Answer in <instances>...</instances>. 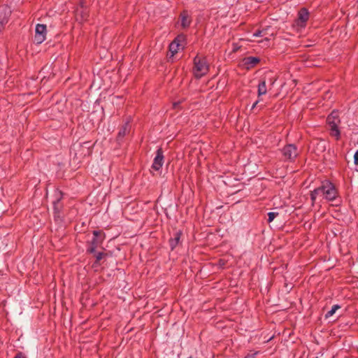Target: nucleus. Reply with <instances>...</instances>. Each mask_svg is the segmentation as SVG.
I'll list each match as a JSON object with an SVG mask.
<instances>
[{"label": "nucleus", "instance_id": "27", "mask_svg": "<svg viewBox=\"0 0 358 358\" xmlns=\"http://www.w3.org/2000/svg\"><path fill=\"white\" fill-rule=\"evenodd\" d=\"M179 104H180V103H179V102H175V103H173V107H174V108H176Z\"/></svg>", "mask_w": 358, "mask_h": 358}, {"label": "nucleus", "instance_id": "17", "mask_svg": "<svg viewBox=\"0 0 358 358\" xmlns=\"http://www.w3.org/2000/svg\"><path fill=\"white\" fill-rule=\"evenodd\" d=\"M129 122H126L122 127V128L120 129V131L118 132V135H117L118 138L120 139V138H123L127 134V133L129 131Z\"/></svg>", "mask_w": 358, "mask_h": 358}, {"label": "nucleus", "instance_id": "15", "mask_svg": "<svg viewBox=\"0 0 358 358\" xmlns=\"http://www.w3.org/2000/svg\"><path fill=\"white\" fill-rule=\"evenodd\" d=\"M267 89L265 80H262L258 85V96H262L266 94Z\"/></svg>", "mask_w": 358, "mask_h": 358}, {"label": "nucleus", "instance_id": "23", "mask_svg": "<svg viewBox=\"0 0 358 358\" xmlns=\"http://www.w3.org/2000/svg\"><path fill=\"white\" fill-rule=\"evenodd\" d=\"M354 163L358 165V150H357L354 155Z\"/></svg>", "mask_w": 358, "mask_h": 358}, {"label": "nucleus", "instance_id": "20", "mask_svg": "<svg viewBox=\"0 0 358 358\" xmlns=\"http://www.w3.org/2000/svg\"><path fill=\"white\" fill-rule=\"evenodd\" d=\"M278 215L279 213L277 212H269L268 213V222H271Z\"/></svg>", "mask_w": 358, "mask_h": 358}, {"label": "nucleus", "instance_id": "8", "mask_svg": "<svg viewBox=\"0 0 358 358\" xmlns=\"http://www.w3.org/2000/svg\"><path fill=\"white\" fill-rule=\"evenodd\" d=\"M180 26L183 29H187L189 27L192 18L191 15L187 10H183L180 15Z\"/></svg>", "mask_w": 358, "mask_h": 358}, {"label": "nucleus", "instance_id": "3", "mask_svg": "<svg viewBox=\"0 0 358 358\" xmlns=\"http://www.w3.org/2000/svg\"><path fill=\"white\" fill-rule=\"evenodd\" d=\"M281 152L285 161H294L299 155V151L294 144H287L281 150Z\"/></svg>", "mask_w": 358, "mask_h": 358}, {"label": "nucleus", "instance_id": "28", "mask_svg": "<svg viewBox=\"0 0 358 358\" xmlns=\"http://www.w3.org/2000/svg\"><path fill=\"white\" fill-rule=\"evenodd\" d=\"M14 358H22V356L20 354H18Z\"/></svg>", "mask_w": 358, "mask_h": 358}, {"label": "nucleus", "instance_id": "24", "mask_svg": "<svg viewBox=\"0 0 358 358\" xmlns=\"http://www.w3.org/2000/svg\"><path fill=\"white\" fill-rule=\"evenodd\" d=\"M257 353H258V352H255L252 354H248L247 356L245 357V358H255Z\"/></svg>", "mask_w": 358, "mask_h": 358}, {"label": "nucleus", "instance_id": "22", "mask_svg": "<svg viewBox=\"0 0 358 358\" xmlns=\"http://www.w3.org/2000/svg\"><path fill=\"white\" fill-rule=\"evenodd\" d=\"M265 30H257L256 32L253 34V36L259 37V36H265V34H263Z\"/></svg>", "mask_w": 358, "mask_h": 358}, {"label": "nucleus", "instance_id": "4", "mask_svg": "<svg viewBox=\"0 0 358 358\" xmlns=\"http://www.w3.org/2000/svg\"><path fill=\"white\" fill-rule=\"evenodd\" d=\"M46 38V26L38 24L35 29L34 42L37 44L42 43Z\"/></svg>", "mask_w": 358, "mask_h": 358}, {"label": "nucleus", "instance_id": "18", "mask_svg": "<svg viewBox=\"0 0 358 358\" xmlns=\"http://www.w3.org/2000/svg\"><path fill=\"white\" fill-rule=\"evenodd\" d=\"M340 308H341V306H340L339 305H338V304L334 305V306L331 307V310H329V311L326 313V315H325V317H326V318H329V317H331V316H332V315L336 313V311L337 310H338Z\"/></svg>", "mask_w": 358, "mask_h": 358}, {"label": "nucleus", "instance_id": "9", "mask_svg": "<svg viewBox=\"0 0 358 358\" xmlns=\"http://www.w3.org/2000/svg\"><path fill=\"white\" fill-rule=\"evenodd\" d=\"M309 13L306 8H302L299 12V17L296 24L300 27H304L307 20H308Z\"/></svg>", "mask_w": 358, "mask_h": 358}, {"label": "nucleus", "instance_id": "7", "mask_svg": "<svg viewBox=\"0 0 358 358\" xmlns=\"http://www.w3.org/2000/svg\"><path fill=\"white\" fill-rule=\"evenodd\" d=\"M10 11L6 7H0V32L8 23Z\"/></svg>", "mask_w": 358, "mask_h": 358}, {"label": "nucleus", "instance_id": "19", "mask_svg": "<svg viewBox=\"0 0 358 358\" xmlns=\"http://www.w3.org/2000/svg\"><path fill=\"white\" fill-rule=\"evenodd\" d=\"M79 15H80V20H87V13L83 10H79L78 9L76 10V19L79 20Z\"/></svg>", "mask_w": 358, "mask_h": 358}, {"label": "nucleus", "instance_id": "25", "mask_svg": "<svg viewBox=\"0 0 358 358\" xmlns=\"http://www.w3.org/2000/svg\"><path fill=\"white\" fill-rule=\"evenodd\" d=\"M268 29V28L262 29V30H265L263 34H265V40L267 41L269 40L268 37H267V30Z\"/></svg>", "mask_w": 358, "mask_h": 358}, {"label": "nucleus", "instance_id": "11", "mask_svg": "<svg viewBox=\"0 0 358 358\" xmlns=\"http://www.w3.org/2000/svg\"><path fill=\"white\" fill-rule=\"evenodd\" d=\"M259 62V59L256 57H248L243 59V64L247 69H251L254 67Z\"/></svg>", "mask_w": 358, "mask_h": 358}, {"label": "nucleus", "instance_id": "21", "mask_svg": "<svg viewBox=\"0 0 358 358\" xmlns=\"http://www.w3.org/2000/svg\"><path fill=\"white\" fill-rule=\"evenodd\" d=\"M95 254V257H96V262H99L100 260H101L103 259V257L104 256H106V254L103 253V252H97V253H94Z\"/></svg>", "mask_w": 358, "mask_h": 358}, {"label": "nucleus", "instance_id": "12", "mask_svg": "<svg viewBox=\"0 0 358 358\" xmlns=\"http://www.w3.org/2000/svg\"><path fill=\"white\" fill-rule=\"evenodd\" d=\"M331 123L332 124L329 126L330 129V134L331 136L335 137L336 140H338L341 136L340 130L338 129V127L339 123Z\"/></svg>", "mask_w": 358, "mask_h": 358}, {"label": "nucleus", "instance_id": "29", "mask_svg": "<svg viewBox=\"0 0 358 358\" xmlns=\"http://www.w3.org/2000/svg\"><path fill=\"white\" fill-rule=\"evenodd\" d=\"M187 358H192V357H187Z\"/></svg>", "mask_w": 358, "mask_h": 358}, {"label": "nucleus", "instance_id": "14", "mask_svg": "<svg viewBox=\"0 0 358 358\" xmlns=\"http://www.w3.org/2000/svg\"><path fill=\"white\" fill-rule=\"evenodd\" d=\"M327 122L329 124V126L331 125L332 123L331 122H335V123H340V120L338 118V114L337 112L336 111H333L328 117H327Z\"/></svg>", "mask_w": 358, "mask_h": 358}, {"label": "nucleus", "instance_id": "16", "mask_svg": "<svg viewBox=\"0 0 358 358\" xmlns=\"http://www.w3.org/2000/svg\"><path fill=\"white\" fill-rule=\"evenodd\" d=\"M319 195H322V185L311 192L310 199H311L313 203H315L317 197Z\"/></svg>", "mask_w": 358, "mask_h": 358}, {"label": "nucleus", "instance_id": "5", "mask_svg": "<svg viewBox=\"0 0 358 358\" xmlns=\"http://www.w3.org/2000/svg\"><path fill=\"white\" fill-rule=\"evenodd\" d=\"M185 39V36L183 34L178 35L169 45V52L171 56L173 57L180 50L181 43Z\"/></svg>", "mask_w": 358, "mask_h": 358}, {"label": "nucleus", "instance_id": "1", "mask_svg": "<svg viewBox=\"0 0 358 358\" xmlns=\"http://www.w3.org/2000/svg\"><path fill=\"white\" fill-rule=\"evenodd\" d=\"M209 71V65L205 57H200L198 55L194 58L193 73L196 78H201L206 76Z\"/></svg>", "mask_w": 358, "mask_h": 358}, {"label": "nucleus", "instance_id": "10", "mask_svg": "<svg viewBox=\"0 0 358 358\" xmlns=\"http://www.w3.org/2000/svg\"><path fill=\"white\" fill-rule=\"evenodd\" d=\"M100 234V232L98 231H94L93 235L94 237L90 243V246L87 248V252L90 253H95L96 249L98 245L100 244V242L98 240V236Z\"/></svg>", "mask_w": 358, "mask_h": 358}, {"label": "nucleus", "instance_id": "2", "mask_svg": "<svg viewBox=\"0 0 358 358\" xmlns=\"http://www.w3.org/2000/svg\"><path fill=\"white\" fill-rule=\"evenodd\" d=\"M322 190L323 197L328 201L335 200L338 194L335 185L329 180L322 182Z\"/></svg>", "mask_w": 358, "mask_h": 358}, {"label": "nucleus", "instance_id": "6", "mask_svg": "<svg viewBox=\"0 0 358 358\" xmlns=\"http://www.w3.org/2000/svg\"><path fill=\"white\" fill-rule=\"evenodd\" d=\"M164 164V153L162 148L157 149L156 156L154 158L152 168L155 171H159Z\"/></svg>", "mask_w": 358, "mask_h": 358}, {"label": "nucleus", "instance_id": "13", "mask_svg": "<svg viewBox=\"0 0 358 358\" xmlns=\"http://www.w3.org/2000/svg\"><path fill=\"white\" fill-rule=\"evenodd\" d=\"M180 238V232L178 231L174 234V237L169 240V245L171 250H174L178 245Z\"/></svg>", "mask_w": 358, "mask_h": 358}, {"label": "nucleus", "instance_id": "26", "mask_svg": "<svg viewBox=\"0 0 358 358\" xmlns=\"http://www.w3.org/2000/svg\"><path fill=\"white\" fill-rule=\"evenodd\" d=\"M259 103V101H256L253 103V105L252 106V108H251V109H252H252H254V108L256 107V106L257 105V103Z\"/></svg>", "mask_w": 358, "mask_h": 358}]
</instances>
